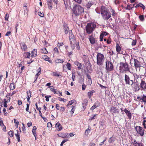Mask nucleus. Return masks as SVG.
<instances>
[{
	"mask_svg": "<svg viewBox=\"0 0 146 146\" xmlns=\"http://www.w3.org/2000/svg\"><path fill=\"white\" fill-rule=\"evenodd\" d=\"M17 134H15V135L16 136L17 139V141L18 142H20V135L18 134V130H17Z\"/></svg>",
	"mask_w": 146,
	"mask_h": 146,
	"instance_id": "obj_37",
	"label": "nucleus"
},
{
	"mask_svg": "<svg viewBox=\"0 0 146 146\" xmlns=\"http://www.w3.org/2000/svg\"><path fill=\"white\" fill-rule=\"evenodd\" d=\"M137 43V40H133L131 43V45L132 46H135Z\"/></svg>",
	"mask_w": 146,
	"mask_h": 146,
	"instance_id": "obj_50",
	"label": "nucleus"
},
{
	"mask_svg": "<svg viewBox=\"0 0 146 146\" xmlns=\"http://www.w3.org/2000/svg\"><path fill=\"white\" fill-rule=\"evenodd\" d=\"M76 42L77 41L76 40V38H74V39L71 40V41H70V46L72 50L74 49L76 44Z\"/></svg>",
	"mask_w": 146,
	"mask_h": 146,
	"instance_id": "obj_10",
	"label": "nucleus"
},
{
	"mask_svg": "<svg viewBox=\"0 0 146 146\" xmlns=\"http://www.w3.org/2000/svg\"><path fill=\"white\" fill-rule=\"evenodd\" d=\"M110 111L112 114L119 113V109L116 107L112 106L110 108Z\"/></svg>",
	"mask_w": 146,
	"mask_h": 146,
	"instance_id": "obj_8",
	"label": "nucleus"
},
{
	"mask_svg": "<svg viewBox=\"0 0 146 146\" xmlns=\"http://www.w3.org/2000/svg\"><path fill=\"white\" fill-rule=\"evenodd\" d=\"M105 69L107 72H109L114 70V65L111 61L106 60L105 62Z\"/></svg>",
	"mask_w": 146,
	"mask_h": 146,
	"instance_id": "obj_6",
	"label": "nucleus"
},
{
	"mask_svg": "<svg viewBox=\"0 0 146 146\" xmlns=\"http://www.w3.org/2000/svg\"><path fill=\"white\" fill-rule=\"evenodd\" d=\"M6 109L5 108H3V113L4 114V115L5 116L7 115L8 113L7 112H6Z\"/></svg>",
	"mask_w": 146,
	"mask_h": 146,
	"instance_id": "obj_59",
	"label": "nucleus"
},
{
	"mask_svg": "<svg viewBox=\"0 0 146 146\" xmlns=\"http://www.w3.org/2000/svg\"><path fill=\"white\" fill-rule=\"evenodd\" d=\"M95 92V91L93 90L92 91H90L88 93V96L89 98L92 100V95L93 93Z\"/></svg>",
	"mask_w": 146,
	"mask_h": 146,
	"instance_id": "obj_31",
	"label": "nucleus"
},
{
	"mask_svg": "<svg viewBox=\"0 0 146 146\" xmlns=\"http://www.w3.org/2000/svg\"><path fill=\"white\" fill-rule=\"evenodd\" d=\"M57 135L59 137H61L63 138H69L68 134V133H60L59 134H58Z\"/></svg>",
	"mask_w": 146,
	"mask_h": 146,
	"instance_id": "obj_15",
	"label": "nucleus"
},
{
	"mask_svg": "<svg viewBox=\"0 0 146 146\" xmlns=\"http://www.w3.org/2000/svg\"><path fill=\"white\" fill-rule=\"evenodd\" d=\"M139 18L140 21H142L144 20V17L143 15H140L139 17Z\"/></svg>",
	"mask_w": 146,
	"mask_h": 146,
	"instance_id": "obj_47",
	"label": "nucleus"
},
{
	"mask_svg": "<svg viewBox=\"0 0 146 146\" xmlns=\"http://www.w3.org/2000/svg\"><path fill=\"white\" fill-rule=\"evenodd\" d=\"M58 100L60 101H63V102H65L66 101V99H64V98H60V97H59L58 98Z\"/></svg>",
	"mask_w": 146,
	"mask_h": 146,
	"instance_id": "obj_60",
	"label": "nucleus"
},
{
	"mask_svg": "<svg viewBox=\"0 0 146 146\" xmlns=\"http://www.w3.org/2000/svg\"><path fill=\"white\" fill-rule=\"evenodd\" d=\"M137 99L140 100H142L143 102H146V96L143 95L142 97L141 98L140 97L138 96Z\"/></svg>",
	"mask_w": 146,
	"mask_h": 146,
	"instance_id": "obj_28",
	"label": "nucleus"
},
{
	"mask_svg": "<svg viewBox=\"0 0 146 146\" xmlns=\"http://www.w3.org/2000/svg\"><path fill=\"white\" fill-rule=\"evenodd\" d=\"M41 58L44 60L48 61L50 63L52 64L53 63L52 60L50 59V58L46 55H42Z\"/></svg>",
	"mask_w": 146,
	"mask_h": 146,
	"instance_id": "obj_12",
	"label": "nucleus"
},
{
	"mask_svg": "<svg viewBox=\"0 0 146 146\" xmlns=\"http://www.w3.org/2000/svg\"><path fill=\"white\" fill-rule=\"evenodd\" d=\"M66 66L68 70H71V65L70 63L68 62L66 64Z\"/></svg>",
	"mask_w": 146,
	"mask_h": 146,
	"instance_id": "obj_39",
	"label": "nucleus"
},
{
	"mask_svg": "<svg viewBox=\"0 0 146 146\" xmlns=\"http://www.w3.org/2000/svg\"><path fill=\"white\" fill-rule=\"evenodd\" d=\"M27 97H29V98H31V91L30 90H29V91H27Z\"/></svg>",
	"mask_w": 146,
	"mask_h": 146,
	"instance_id": "obj_44",
	"label": "nucleus"
},
{
	"mask_svg": "<svg viewBox=\"0 0 146 146\" xmlns=\"http://www.w3.org/2000/svg\"><path fill=\"white\" fill-rule=\"evenodd\" d=\"M23 58H29L31 56V54L30 52H25L23 54Z\"/></svg>",
	"mask_w": 146,
	"mask_h": 146,
	"instance_id": "obj_25",
	"label": "nucleus"
},
{
	"mask_svg": "<svg viewBox=\"0 0 146 146\" xmlns=\"http://www.w3.org/2000/svg\"><path fill=\"white\" fill-rule=\"evenodd\" d=\"M119 69L121 73H126L130 71L129 65L126 62H120Z\"/></svg>",
	"mask_w": 146,
	"mask_h": 146,
	"instance_id": "obj_3",
	"label": "nucleus"
},
{
	"mask_svg": "<svg viewBox=\"0 0 146 146\" xmlns=\"http://www.w3.org/2000/svg\"><path fill=\"white\" fill-rule=\"evenodd\" d=\"M92 117L90 118L89 119V120H93V119H94L96 118H97V114H94L93 115Z\"/></svg>",
	"mask_w": 146,
	"mask_h": 146,
	"instance_id": "obj_41",
	"label": "nucleus"
},
{
	"mask_svg": "<svg viewBox=\"0 0 146 146\" xmlns=\"http://www.w3.org/2000/svg\"><path fill=\"white\" fill-rule=\"evenodd\" d=\"M112 13V16H115L117 15V13L115 11V10L113 9H111V11Z\"/></svg>",
	"mask_w": 146,
	"mask_h": 146,
	"instance_id": "obj_45",
	"label": "nucleus"
},
{
	"mask_svg": "<svg viewBox=\"0 0 146 146\" xmlns=\"http://www.w3.org/2000/svg\"><path fill=\"white\" fill-rule=\"evenodd\" d=\"M47 4L48 8L50 10H51L52 8L53 3L52 0L47 1Z\"/></svg>",
	"mask_w": 146,
	"mask_h": 146,
	"instance_id": "obj_26",
	"label": "nucleus"
},
{
	"mask_svg": "<svg viewBox=\"0 0 146 146\" xmlns=\"http://www.w3.org/2000/svg\"><path fill=\"white\" fill-rule=\"evenodd\" d=\"M131 86L133 88L135 91H138L140 90L139 86L137 83H134L133 80H131Z\"/></svg>",
	"mask_w": 146,
	"mask_h": 146,
	"instance_id": "obj_9",
	"label": "nucleus"
},
{
	"mask_svg": "<svg viewBox=\"0 0 146 146\" xmlns=\"http://www.w3.org/2000/svg\"><path fill=\"white\" fill-rule=\"evenodd\" d=\"M90 127H88L87 129L85 131V134L86 135H88L89 134V133L90 132Z\"/></svg>",
	"mask_w": 146,
	"mask_h": 146,
	"instance_id": "obj_51",
	"label": "nucleus"
},
{
	"mask_svg": "<svg viewBox=\"0 0 146 146\" xmlns=\"http://www.w3.org/2000/svg\"><path fill=\"white\" fill-rule=\"evenodd\" d=\"M75 38V37L74 35H73L72 33H69V39L70 42L71 41V40L74 39Z\"/></svg>",
	"mask_w": 146,
	"mask_h": 146,
	"instance_id": "obj_35",
	"label": "nucleus"
},
{
	"mask_svg": "<svg viewBox=\"0 0 146 146\" xmlns=\"http://www.w3.org/2000/svg\"><path fill=\"white\" fill-rule=\"evenodd\" d=\"M9 87L10 89L13 90L15 88V85L14 83H11L10 84Z\"/></svg>",
	"mask_w": 146,
	"mask_h": 146,
	"instance_id": "obj_38",
	"label": "nucleus"
},
{
	"mask_svg": "<svg viewBox=\"0 0 146 146\" xmlns=\"http://www.w3.org/2000/svg\"><path fill=\"white\" fill-rule=\"evenodd\" d=\"M40 74L38 73V72H37V74H36L35 76V80L34 81V82H35L36 81V80L39 75H40Z\"/></svg>",
	"mask_w": 146,
	"mask_h": 146,
	"instance_id": "obj_46",
	"label": "nucleus"
},
{
	"mask_svg": "<svg viewBox=\"0 0 146 146\" xmlns=\"http://www.w3.org/2000/svg\"><path fill=\"white\" fill-rule=\"evenodd\" d=\"M135 7H140L142 8L143 10H144L145 8L144 5H143L142 3H139L138 4H136V5Z\"/></svg>",
	"mask_w": 146,
	"mask_h": 146,
	"instance_id": "obj_29",
	"label": "nucleus"
},
{
	"mask_svg": "<svg viewBox=\"0 0 146 146\" xmlns=\"http://www.w3.org/2000/svg\"><path fill=\"white\" fill-rule=\"evenodd\" d=\"M64 45V43L62 42H58L57 44L58 47L59 48H60V46H63Z\"/></svg>",
	"mask_w": 146,
	"mask_h": 146,
	"instance_id": "obj_53",
	"label": "nucleus"
},
{
	"mask_svg": "<svg viewBox=\"0 0 146 146\" xmlns=\"http://www.w3.org/2000/svg\"><path fill=\"white\" fill-rule=\"evenodd\" d=\"M96 26V23L94 22L88 23L86 26V31L87 33L90 34L93 32Z\"/></svg>",
	"mask_w": 146,
	"mask_h": 146,
	"instance_id": "obj_4",
	"label": "nucleus"
},
{
	"mask_svg": "<svg viewBox=\"0 0 146 146\" xmlns=\"http://www.w3.org/2000/svg\"><path fill=\"white\" fill-rule=\"evenodd\" d=\"M100 11L101 14L103 19L108 20L110 18L111 14L107 7L104 6H102Z\"/></svg>",
	"mask_w": 146,
	"mask_h": 146,
	"instance_id": "obj_1",
	"label": "nucleus"
},
{
	"mask_svg": "<svg viewBox=\"0 0 146 146\" xmlns=\"http://www.w3.org/2000/svg\"><path fill=\"white\" fill-rule=\"evenodd\" d=\"M36 127L35 125L33 127L32 130L33 133L35 136V139H36Z\"/></svg>",
	"mask_w": 146,
	"mask_h": 146,
	"instance_id": "obj_27",
	"label": "nucleus"
},
{
	"mask_svg": "<svg viewBox=\"0 0 146 146\" xmlns=\"http://www.w3.org/2000/svg\"><path fill=\"white\" fill-rule=\"evenodd\" d=\"M137 133L139 134L141 136H143L144 134V131L141 127L136 126L135 127Z\"/></svg>",
	"mask_w": 146,
	"mask_h": 146,
	"instance_id": "obj_7",
	"label": "nucleus"
},
{
	"mask_svg": "<svg viewBox=\"0 0 146 146\" xmlns=\"http://www.w3.org/2000/svg\"><path fill=\"white\" fill-rule=\"evenodd\" d=\"M82 58L83 61H84L85 62H86L87 61L88 57L86 56V55H83Z\"/></svg>",
	"mask_w": 146,
	"mask_h": 146,
	"instance_id": "obj_43",
	"label": "nucleus"
},
{
	"mask_svg": "<svg viewBox=\"0 0 146 146\" xmlns=\"http://www.w3.org/2000/svg\"><path fill=\"white\" fill-rule=\"evenodd\" d=\"M124 111L125 112L129 119H131V114L130 111H128L126 108H125L124 110Z\"/></svg>",
	"mask_w": 146,
	"mask_h": 146,
	"instance_id": "obj_20",
	"label": "nucleus"
},
{
	"mask_svg": "<svg viewBox=\"0 0 146 146\" xmlns=\"http://www.w3.org/2000/svg\"><path fill=\"white\" fill-rule=\"evenodd\" d=\"M134 61V65L135 69L137 68H140L141 66V64L140 62L137 60V59L133 58Z\"/></svg>",
	"mask_w": 146,
	"mask_h": 146,
	"instance_id": "obj_11",
	"label": "nucleus"
},
{
	"mask_svg": "<svg viewBox=\"0 0 146 146\" xmlns=\"http://www.w3.org/2000/svg\"><path fill=\"white\" fill-rule=\"evenodd\" d=\"M100 105V102L97 101L94 104L93 106L91 108L90 110H93L97 107L99 106Z\"/></svg>",
	"mask_w": 146,
	"mask_h": 146,
	"instance_id": "obj_21",
	"label": "nucleus"
},
{
	"mask_svg": "<svg viewBox=\"0 0 146 146\" xmlns=\"http://www.w3.org/2000/svg\"><path fill=\"white\" fill-rule=\"evenodd\" d=\"M74 1L79 4H81L82 2V0H74Z\"/></svg>",
	"mask_w": 146,
	"mask_h": 146,
	"instance_id": "obj_63",
	"label": "nucleus"
},
{
	"mask_svg": "<svg viewBox=\"0 0 146 146\" xmlns=\"http://www.w3.org/2000/svg\"><path fill=\"white\" fill-rule=\"evenodd\" d=\"M72 109L71 110V111L72 113V115L73 113H74V111L75 110V106H72Z\"/></svg>",
	"mask_w": 146,
	"mask_h": 146,
	"instance_id": "obj_56",
	"label": "nucleus"
},
{
	"mask_svg": "<svg viewBox=\"0 0 146 146\" xmlns=\"http://www.w3.org/2000/svg\"><path fill=\"white\" fill-rule=\"evenodd\" d=\"M97 64L99 66H101L103 64L105 60V57L103 54L98 52L96 56Z\"/></svg>",
	"mask_w": 146,
	"mask_h": 146,
	"instance_id": "obj_5",
	"label": "nucleus"
},
{
	"mask_svg": "<svg viewBox=\"0 0 146 146\" xmlns=\"http://www.w3.org/2000/svg\"><path fill=\"white\" fill-rule=\"evenodd\" d=\"M50 91L52 92L55 94H58V92L57 91V90L54 89V87L53 86H50Z\"/></svg>",
	"mask_w": 146,
	"mask_h": 146,
	"instance_id": "obj_34",
	"label": "nucleus"
},
{
	"mask_svg": "<svg viewBox=\"0 0 146 146\" xmlns=\"http://www.w3.org/2000/svg\"><path fill=\"white\" fill-rule=\"evenodd\" d=\"M113 137H111L109 138L108 139V142L110 143H111L113 142L114 140L112 139Z\"/></svg>",
	"mask_w": 146,
	"mask_h": 146,
	"instance_id": "obj_55",
	"label": "nucleus"
},
{
	"mask_svg": "<svg viewBox=\"0 0 146 146\" xmlns=\"http://www.w3.org/2000/svg\"><path fill=\"white\" fill-rule=\"evenodd\" d=\"M51 96H49V97H48L47 96H45V98H46V102H48L49 100V97H51Z\"/></svg>",
	"mask_w": 146,
	"mask_h": 146,
	"instance_id": "obj_61",
	"label": "nucleus"
},
{
	"mask_svg": "<svg viewBox=\"0 0 146 146\" xmlns=\"http://www.w3.org/2000/svg\"><path fill=\"white\" fill-rule=\"evenodd\" d=\"M76 101V100H70V101L68 102V103L67 105V106H68L71 105H72V104L74 103V102Z\"/></svg>",
	"mask_w": 146,
	"mask_h": 146,
	"instance_id": "obj_42",
	"label": "nucleus"
},
{
	"mask_svg": "<svg viewBox=\"0 0 146 146\" xmlns=\"http://www.w3.org/2000/svg\"><path fill=\"white\" fill-rule=\"evenodd\" d=\"M37 52L36 49H34L31 52V57H36Z\"/></svg>",
	"mask_w": 146,
	"mask_h": 146,
	"instance_id": "obj_23",
	"label": "nucleus"
},
{
	"mask_svg": "<svg viewBox=\"0 0 146 146\" xmlns=\"http://www.w3.org/2000/svg\"><path fill=\"white\" fill-rule=\"evenodd\" d=\"M9 15L7 13L5 15V19L7 21H8L9 19Z\"/></svg>",
	"mask_w": 146,
	"mask_h": 146,
	"instance_id": "obj_58",
	"label": "nucleus"
},
{
	"mask_svg": "<svg viewBox=\"0 0 146 146\" xmlns=\"http://www.w3.org/2000/svg\"><path fill=\"white\" fill-rule=\"evenodd\" d=\"M73 13L72 16H78L81 15L82 13L84 12V7L81 6L80 5L78 4H76L73 7L72 10Z\"/></svg>",
	"mask_w": 146,
	"mask_h": 146,
	"instance_id": "obj_2",
	"label": "nucleus"
},
{
	"mask_svg": "<svg viewBox=\"0 0 146 146\" xmlns=\"http://www.w3.org/2000/svg\"><path fill=\"white\" fill-rule=\"evenodd\" d=\"M13 131H9L8 134L11 137H12L13 136Z\"/></svg>",
	"mask_w": 146,
	"mask_h": 146,
	"instance_id": "obj_49",
	"label": "nucleus"
},
{
	"mask_svg": "<svg viewBox=\"0 0 146 146\" xmlns=\"http://www.w3.org/2000/svg\"><path fill=\"white\" fill-rule=\"evenodd\" d=\"M131 80H130L129 75L125 74V80L126 84L131 85L130 81L131 82Z\"/></svg>",
	"mask_w": 146,
	"mask_h": 146,
	"instance_id": "obj_13",
	"label": "nucleus"
},
{
	"mask_svg": "<svg viewBox=\"0 0 146 146\" xmlns=\"http://www.w3.org/2000/svg\"><path fill=\"white\" fill-rule=\"evenodd\" d=\"M74 63L75 65L77 66L78 70H81L82 69V64L81 63H80L78 61H76L74 62Z\"/></svg>",
	"mask_w": 146,
	"mask_h": 146,
	"instance_id": "obj_24",
	"label": "nucleus"
},
{
	"mask_svg": "<svg viewBox=\"0 0 146 146\" xmlns=\"http://www.w3.org/2000/svg\"><path fill=\"white\" fill-rule=\"evenodd\" d=\"M104 36L102 33H101L100 35V41H102L103 39Z\"/></svg>",
	"mask_w": 146,
	"mask_h": 146,
	"instance_id": "obj_62",
	"label": "nucleus"
},
{
	"mask_svg": "<svg viewBox=\"0 0 146 146\" xmlns=\"http://www.w3.org/2000/svg\"><path fill=\"white\" fill-rule=\"evenodd\" d=\"M76 46L77 49L78 50H80V48L79 45V42H77Z\"/></svg>",
	"mask_w": 146,
	"mask_h": 146,
	"instance_id": "obj_57",
	"label": "nucleus"
},
{
	"mask_svg": "<svg viewBox=\"0 0 146 146\" xmlns=\"http://www.w3.org/2000/svg\"><path fill=\"white\" fill-rule=\"evenodd\" d=\"M4 103L3 105L4 106L5 108H7V100H6L5 99H4Z\"/></svg>",
	"mask_w": 146,
	"mask_h": 146,
	"instance_id": "obj_40",
	"label": "nucleus"
},
{
	"mask_svg": "<svg viewBox=\"0 0 146 146\" xmlns=\"http://www.w3.org/2000/svg\"><path fill=\"white\" fill-rule=\"evenodd\" d=\"M64 61V59L56 58L55 60V62L56 63H63Z\"/></svg>",
	"mask_w": 146,
	"mask_h": 146,
	"instance_id": "obj_32",
	"label": "nucleus"
},
{
	"mask_svg": "<svg viewBox=\"0 0 146 146\" xmlns=\"http://www.w3.org/2000/svg\"><path fill=\"white\" fill-rule=\"evenodd\" d=\"M52 123H50V122L48 123H47L48 127L50 128V127H52Z\"/></svg>",
	"mask_w": 146,
	"mask_h": 146,
	"instance_id": "obj_64",
	"label": "nucleus"
},
{
	"mask_svg": "<svg viewBox=\"0 0 146 146\" xmlns=\"http://www.w3.org/2000/svg\"><path fill=\"white\" fill-rule=\"evenodd\" d=\"M53 75L54 76H56L58 77H59L60 75V73L58 72H53Z\"/></svg>",
	"mask_w": 146,
	"mask_h": 146,
	"instance_id": "obj_48",
	"label": "nucleus"
},
{
	"mask_svg": "<svg viewBox=\"0 0 146 146\" xmlns=\"http://www.w3.org/2000/svg\"><path fill=\"white\" fill-rule=\"evenodd\" d=\"M14 122L15 124V126H17V127L19 125V122L18 121L16 120V119H14Z\"/></svg>",
	"mask_w": 146,
	"mask_h": 146,
	"instance_id": "obj_52",
	"label": "nucleus"
},
{
	"mask_svg": "<svg viewBox=\"0 0 146 146\" xmlns=\"http://www.w3.org/2000/svg\"><path fill=\"white\" fill-rule=\"evenodd\" d=\"M40 52L42 54H47L48 53V51L46 48L41 49L40 50Z\"/></svg>",
	"mask_w": 146,
	"mask_h": 146,
	"instance_id": "obj_36",
	"label": "nucleus"
},
{
	"mask_svg": "<svg viewBox=\"0 0 146 146\" xmlns=\"http://www.w3.org/2000/svg\"><path fill=\"white\" fill-rule=\"evenodd\" d=\"M140 88L142 90H146V83L144 80H141L140 83Z\"/></svg>",
	"mask_w": 146,
	"mask_h": 146,
	"instance_id": "obj_17",
	"label": "nucleus"
},
{
	"mask_svg": "<svg viewBox=\"0 0 146 146\" xmlns=\"http://www.w3.org/2000/svg\"><path fill=\"white\" fill-rule=\"evenodd\" d=\"M55 128H58L57 130L58 131H60L63 129V127L59 122H57L55 126Z\"/></svg>",
	"mask_w": 146,
	"mask_h": 146,
	"instance_id": "obj_14",
	"label": "nucleus"
},
{
	"mask_svg": "<svg viewBox=\"0 0 146 146\" xmlns=\"http://www.w3.org/2000/svg\"><path fill=\"white\" fill-rule=\"evenodd\" d=\"M63 29L65 34H67L69 31V29L68 24H64L63 25Z\"/></svg>",
	"mask_w": 146,
	"mask_h": 146,
	"instance_id": "obj_18",
	"label": "nucleus"
},
{
	"mask_svg": "<svg viewBox=\"0 0 146 146\" xmlns=\"http://www.w3.org/2000/svg\"><path fill=\"white\" fill-rule=\"evenodd\" d=\"M27 107L26 109V110L27 111L29 112V113H31V112L30 111H29V105L28 104H27Z\"/></svg>",
	"mask_w": 146,
	"mask_h": 146,
	"instance_id": "obj_54",
	"label": "nucleus"
},
{
	"mask_svg": "<svg viewBox=\"0 0 146 146\" xmlns=\"http://www.w3.org/2000/svg\"><path fill=\"white\" fill-rule=\"evenodd\" d=\"M88 39L91 44H95L96 40L93 35H90Z\"/></svg>",
	"mask_w": 146,
	"mask_h": 146,
	"instance_id": "obj_16",
	"label": "nucleus"
},
{
	"mask_svg": "<svg viewBox=\"0 0 146 146\" xmlns=\"http://www.w3.org/2000/svg\"><path fill=\"white\" fill-rule=\"evenodd\" d=\"M21 49L23 50L25 52H26V51H27L28 47L25 42H23L21 43Z\"/></svg>",
	"mask_w": 146,
	"mask_h": 146,
	"instance_id": "obj_19",
	"label": "nucleus"
},
{
	"mask_svg": "<svg viewBox=\"0 0 146 146\" xmlns=\"http://www.w3.org/2000/svg\"><path fill=\"white\" fill-rule=\"evenodd\" d=\"M116 49L117 52L118 53H119L120 50H121V47H120L119 44L118 43H116Z\"/></svg>",
	"mask_w": 146,
	"mask_h": 146,
	"instance_id": "obj_30",
	"label": "nucleus"
},
{
	"mask_svg": "<svg viewBox=\"0 0 146 146\" xmlns=\"http://www.w3.org/2000/svg\"><path fill=\"white\" fill-rule=\"evenodd\" d=\"M88 100L87 99H85L82 102V108L84 110H85L86 108V106L87 105V104L88 103Z\"/></svg>",
	"mask_w": 146,
	"mask_h": 146,
	"instance_id": "obj_22",
	"label": "nucleus"
},
{
	"mask_svg": "<svg viewBox=\"0 0 146 146\" xmlns=\"http://www.w3.org/2000/svg\"><path fill=\"white\" fill-rule=\"evenodd\" d=\"M94 4V3L91 2H89L87 3V4L86 5V7L88 9H90L91 6L93 5Z\"/></svg>",
	"mask_w": 146,
	"mask_h": 146,
	"instance_id": "obj_33",
	"label": "nucleus"
}]
</instances>
